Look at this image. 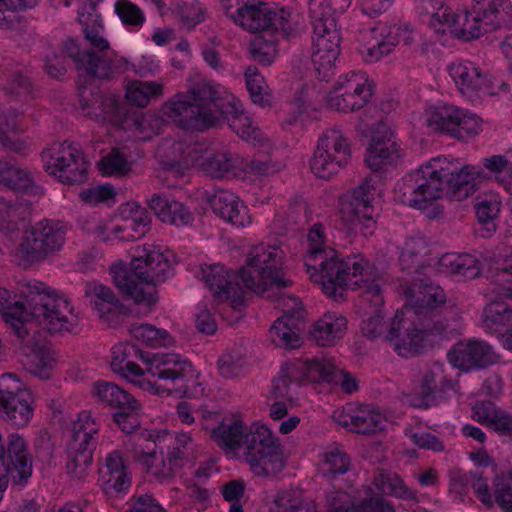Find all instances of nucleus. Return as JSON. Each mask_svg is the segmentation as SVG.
Segmentation results:
<instances>
[{
    "label": "nucleus",
    "instance_id": "obj_22",
    "mask_svg": "<svg viewBox=\"0 0 512 512\" xmlns=\"http://www.w3.org/2000/svg\"><path fill=\"white\" fill-rule=\"evenodd\" d=\"M32 324L39 326L31 317L22 320L18 325L24 328L20 340L21 353L30 359V372L41 379H48L55 363V353L43 344L37 332L30 333Z\"/></svg>",
    "mask_w": 512,
    "mask_h": 512
},
{
    "label": "nucleus",
    "instance_id": "obj_25",
    "mask_svg": "<svg viewBox=\"0 0 512 512\" xmlns=\"http://www.w3.org/2000/svg\"><path fill=\"white\" fill-rule=\"evenodd\" d=\"M399 158L398 148L393 140V132L386 123L380 121L372 128L369 147L365 155L368 167L376 172Z\"/></svg>",
    "mask_w": 512,
    "mask_h": 512
},
{
    "label": "nucleus",
    "instance_id": "obj_13",
    "mask_svg": "<svg viewBox=\"0 0 512 512\" xmlns=\"http://www.w3.org/2000/svg\"><path fill=\"white\" fill-rule=\"evenodd\" d=\"M64 241V230L57 223L44 220L25 232L17 248V255L24 266L31 265L59 251Z\"/></svg>",
    "mask_w": 512,
    "mask_h": 512
},
{
    "label": "nucleus",
    "instance_id": "obj_62",
    "mask_svg": "<svg viewBox=\"0 0 512 512\" xmlns=\"http://www.w3.org/2000/svg\"><path fill=\"white\" fill-rule=\"evenodd\" d=\"M115 10L124 24L138 26L144 22L145 18L139 7L128 0H119Z\"/></svg>",
    "mask_w": 512,
    "mask_h": 512
},
{
    "label": "nucleus",
    "instance_id": "obj_48",
    "mask_svg": "<svg viewBox=\"0 0 512 512\" xmlns=\"http://www.w3.org/2000/svg\"><path fill=\"white\" fill-rule=\"evenodd\" d=\"M374 484L378 490L387 495H395L403 499H412L415 496L396 473L388 470L377 469L374 474Z\"/></svg>",
    "mask_w": 512,
    "mask_h": 512
},
{
    "label": "nucleus",
    "instance_id": "obj_61",
    "mask_svg": "<svg viewBox=\"0 0 512 512\" xmlns=\"http://www.w3.org/2000/svg\"><path fill=\"white\" fill-rule=\"evenodd\" d=\"M167 214H164L163 222L177 227L192 223L194 217L190 210L181 202L172 200L169 202Z\"/></svg>",
    "mask_w": 512,
    "mask_h": 512
},
{
    "label": "nucleus",
    "instance_id": "obj_58",
    "mask_svg": "<svg viewBox=\"0 0 512 512\" xmlns=\"http://www.w3.org/2000/svg\"><path fill=\"white\" fill-rule=\"evenodd\" d=\"M174 13L179 17L182 25L188 30L193 29L203 21V9L198 2H183L178 4Z\"/></svg>",
    "mask_w": 512,
    "mask_h": 512
},
{
    "label": "nucleus",
    "instance_id": "obj_14",
    "mask_svg": "<svg viewBox=\"0 0 512 512\" xmlns=\"http://www.w3.org/2000/svg\"><path fill=\"white\" fill-rule=\"evenodd\" d=\"M263 297L274 298L283 311V315L271 327V334L278 338L277 340L273 338V342L288 349L300 347L302 343L300 333L305 326V310L300 300L281 293V290L269 291Z\"/></svg>",
    "mask_w": 512,
    "mask_h": 512
},
{
    "label": "nucleus",
    "instance_id": "obj_33",
    "mask_svg": "<svg viewBox=\"0 0 512 512\" xmlns=\"http://www.w3.org/2000/svg\"><path fill=\"white\" fill-rule=\"evenodd\" d=\"M443 377L441 366L426 369L410 395L409 401L411 405L422 409H428L436 405V395L439 391L438 384L442 381Z\"/></svg>",
    "mask_w": 512,
    "mask_h": 512
},
{
    "label": "nucleus",
    "instance_id": "obj_19",
    "mask_svg": "<svg viewBox=\"0 0 512 512\" xmlns=\"http://www.w3.org/2000/svg\"><path fill=\"white\" fill-rule=\"evenodd\" d=\"M373 92L367 79L361 73L351 72L341 76L333 91L328 94V104L331 108L352 112L363 108L372 98Z\"/></svg>",
    "mask_w": 512,
    "mask_h": 512
},
{
    "label": "nucleus",
    "instance_id": "obj_16",
    "mask_svg": "<svg viewBox=\"0 0 512 512\" xmlns=\"http://www.w3.org/2000/svg\"><path fill=\"white\" fill-rule=\"evenodd\" d=\"M83 24L85 39L89 47L85 48V63L89 67V75L94 78L105 79L112 73L121 70L125 61L123 58H116L115 53L110 48L109 42L101 34L99 25H89L80 19Z\"/></svg>",
    "mask_w": 512,
    "mask_h": 512
},
{
    "label": "nucleus",
    "instance_id": "obj_40",
    "mask_svg": "<svg viewBox=\"0 0 512 512\" xmlns=\"http://www.w3.org/2000/svg\"><path fill=\"white\" fill-rule=\"evenodd\" d=\"M299 363H305V364H311L310 360H295L293 362H288L284 364L281 368V372L279 376L274 379L273 385H272V395L275 399H289L291 400L292 397L289 393L290 387L289 384L292 382H302L303 380L307 379L309 381H312V374L306 370V369H299V371H294L292 368H299Z\"/></svg>",
    "mask_w": 512,
    "mask_h": 512
},
{
    "label": "nucleus",
    "instance_id": "obj_24",
    "mask_svg": "<svg viewBox=\"0 0 512 512\" xmlns=\"http://www.w3.org/2000/svg\"><path fill=\"white\" fill-rule=\"evenodd\" d=\"M447 357L454 367L465 372L486 368L499 359L492 347L482 341L457 343Z\"/></svg>",
    "mask_w": 512,
    "mask_h": 512
},
{
    "label": "nucleus",
    "instance_id": "obj_35",
    "mask_svg": "<svg viewBox=\"0 0 512 512\" xmlns=\"http://www.w3.org/2000/svg\"><path fill=\"white\" fill-rule=\"evenodd\" d=\"M85 295L95 298L92 303L99 312V317L110 324L114 322V318L117 317L123 309V305L112 289L97 281L86 284Z\"/></svg>",
    "mask_w": 512,
    "mask_h": 512
},
{
    "label": "nucleus",
    "instance_id": "obj_21",
    "mask_svg": "<svg viewBox=\"0 0 512 512\" xmlns=\"http://www.w3.org/2000/svg\"><path fill=\"white\" fill-rule=\"evenodd\" d=\"M426 125L434 131L445 132L458 139H464L465 135H476L481 130L479 117L452 106L430 111Z\"/></svg>",
    "mask_w": 512,
    "mask_h": 512
},
{
    "label": "nucleus",
    "instance_id": "obj_60",
    "mask_svg": "<svg viewBox=\"0 0 512 512\" xmlns=\"http://www.w3.org/2000/svg\"><path fill=\"white\" fill-rule=\"evenodd\" d=\"M100 167L104 174H123L130 169V163L119 149H113L100 161Z\"/></svg>",
    "mask_w": 512,
    "mask_h": 512
},
{
    "label": "nucleus",
    "instance_id": "obj_56",
    "mask_svg": "<svg viewBox=\"0 0 512 512\" xmlns=\"http://www.w3.org/2000/svg\"><path fill=\"white\" fill-rule=\"evenodd\" d=\"M361 302L362 304H368L371 308L374 309L373 314L362 321V334L370 340H374L379 337H383L385 339V335L387 333L388 328L383 320L382 313L378 309L380 305L374 306L370 302L364 301L363 299H361ZM382 305L383 303L381 304V306Z\"/></svg>",
    "mask_w": 512,
    "mask_h": 512
},
{
    "label": "nucleus",
    "instance_id": "obj_39",
    "mask_svg": "<svg viewBox=\"0 0 512 512\" xmlns=\"http://www.w3.org/2000/svg\"><path fill=\"white\" fill-rule=\"evenodd\" d=\"M346 319L336 314L327 313L313 324L311 336L319 346H331L343 336Z\"/></svg>",
    "mask_w": 512,
    "mask_h": 512
},
{
    "label": "nucleus",
    "instance_id": "obj_37",
    "mask_svg": "<svg viewBox=\"0 0 512 512\" xmlns=\"http://www.w3.org/2000/svg\"><path fill=\"white\" fill-rule=\"evenodd\" d=\"M103 490L106 494L119 493L128 489L131 478L121 454L118 451L109 453L105 459V467L101 470Z\"/></svg>",
    "mask_w": 512,
    "mask_h": 512
},
{
    "label": "nucleus",
    "instance_id": "obj_29",
    "mask_svg": "<svg viewBox=\"0 0 512 512\" xmlns=\"http://www.w3.org/2000/svg\"><path fill=\"white\" fill-rule=\"evenodd\" d=\"M120 223L113 228L114 235L123 241L137 240L143 237L150 224L147 210L137 203H125L119 210Z\"/></svg>",
    "mask_w": 512,
    "mask_h": 512
},
{
    "label": "nucleus",
    "instance_id": "obj_43",
    "mask_svg": "<svg viewBox=\"0 0 512 512\" xmlns=\"http://www.w3.org/2000/svg\"><path fill=\"white\" fill-rule=\"evenodd\" d=\"M27 204L21 201L6 200L0 196V232L11 236L19 229V222L26 219Z\"/></svg>",
    "mask_w": 512,
    "mask_h": 512
},
{
    "label": "nucleus",
    "instance_id": "obj_27",
    "mask_svg": "<svg viewBox=\"0 0 512 512\" xmlns=\"http://www.w3.org/2000/svg\"><path fill=\"white\" fill-rule=\"evenodd\" d=\"M213 111L217 114V120L220 116L225 118L230 127L243 139L261 142L260 131L252 125L251 119L241 110L240 102L226 90L223 95L216 101Z\"/></svg>",
    "mask_w": 512,
    "mask_h": 512
},
{
    "label": "nucleus",
    "instance_id": "obj_31",
    "mask_svg": "<svg viewBox=\"0 0 512 512\" xmlns=\"http://www.w3.org/2000/svg\"><path fill=\"white\" fill-rule=\"evenodd\" d=\"M448 72L464 95H474L491 85L488 73L470 61L451 63Z\"/></svg>",
    "mask_w": 512,
    "mask_h": 512
},
{
    "label": "nucleus",
    "instance_id": "obj_11",
    "mask_svg": "<svg viewBox=\"0 0 512 512\" xmlns=\"http://www.w3.org/2000/svg\"><path fill=\"white\" fill-rule=\"evenodd\" d=\"M350 158L347 136L340 128L333 127L320 136L310 167L318 178L330 179L347 165Z\"/></svg>",
    "mask_w": 512,
    "mask_h": 512
},
{
    "label": "nucleus",
    "instance_id": "obj_18",
    "mask_svg": "<svg viewBox=\"0 0 512 512\" xmlns=\"http://www.w3.org/2000/svg\"><path fill=\"white\" fill-rule=\"evenodd\" d=\"M42 160L46 171L57 177L62 183L73 185L86 180L88 163L71 145H61L44 150Z\"/></svg>",
    "mask_w": 512,
    "mask_h": 512
},
{
    "label": "nucleus",
    "instance_id": "obj_17",
    "mask_svg": "<svg viewBox=\"0 0 512 512\" xmlns=\"http://www.w3.org/2000/svg\"><path fill=\"white\" fill-rule=\"evenodd\" d=\"M189 94H177L164 103L162 112L167 120L181 129L203 131L214 127L217 114L199 107Z\"/></svg>",
    "mask_w": 512,
    "mask_h": 512
},
{
    "label": "nucleus",
    "instance_id": "obj_45",
    "mask_svg": "<svg viewBox=\"0 0 512 512\" xmlns=\"http://www.w3.org/2000/svg\"><path fill=\"white\" fill-rule=\"evenodd\" d=\"M439 265L451 274L461 275L467 279L476 278L482 268L479 259L471 254H445L440 258Z\"/></svg>",
    "mask_w": 512,
    "mask_h": 512
},
{
    "label": "nucleus",
    "instance_id": "obj_64",
    "mask_svg": "<svg viewBox=\"0 0 512 512\" xmlns=\"http://www.w3.org/2000/svg\"><path fill=\"white\" fill-rule=\"evenodd\" d=\"M275 512H316L314 508L302 503L300 500L293 499L290 493H282L275 499Z\"/></svg>",
    "mask_w": 512,
    "mask_h": 512
},
{
    "label": "nucleus",
    "instance_id": "obj_55",
    "mask_svg": "<svg viewBox=\"0 0 512 512\" xmlns=\"http://www.w3.org/2000/svg\"><path fill=\"white\" fill-rule=\"evenodd\" d=\"M225 92V88L220 85H212L210 83H202L197 85L192 92L189 94L194 97L193 100L200 107L205 108L208 112L215 113L213 111L216 106V101Z\"/></svg>",
    "mask_w": 512,
    "mask_h": 512
},
{
    "label": "nucleus",
    "instance_id": "obj_54",
    "mask_svg": "<svg viewBox=\"0 0 512 512\" xmlns=\"http://www.w3.org/2000/svg\"><path fill=\"white\" fill-rule=\"evenodd\" d=\"M260 139L261 142L256 141L255 146L259 145L264 148L263 151H258L254 157L249 161L248 168L259 175H269L276 173L280 169V164L275 163L272 161L269 149L270 144L268 141L262 137V134L260 133Z\"/></svg>",
    "mask_w": 512,
    "mask_h": 512
},
{
    "label": "nucleus",
    "instance_id": "obj_42",
    "mask_svg": "<svg viewBox=\"0 0 512 512\" xmlns=\"http://www.w3.org/2000/svg\"><path fill=\"white\" fill-rule=\"evenodd\" d=\"M0 417L14 428L25 427L33 417L31 395L0 402Z\"/></svg>",
    "mask_w": 512,
    "mask_h": 512
},
{
    "label": "nucleus",
    "instance_id": "obj_53",
    "mask_svg": "<svg viewBox=\"0 0 512 512\" xmlns=\"http://www.w3.org/2000/svg\"><path fill=\"white\" fill-rule=\"evenodd\" d=\"M512 322V308L505 302L492 301L483 310L484 326L493 331Z\"/></svg>",
    "mask_w": 512,
    "mask_h": 512
},
{
    "label": "nucleus",
    "instance_id": "obj_9",
    "mask_svg": "<svg viewBox=\"0 0 512 512\" xmlns=\"http://www.w3.org/2000/svg\"><path fill=\"white\" fill-rule=\"evenodd\" d=\"M379 181V175L371 174L341 198L340 213L343 222L350 229L359 230L364 236L371 235L375 229L372 201Z\"/></svg>",
    "mask_w": 512,
    "mask_h": 512
},
{
    "label": "nucleus",
    "instance_id": "obj_51",
    "mask_svg": "<svg viewBox=\"0 0 512 512\" xmlns=\"http://www.w3.org/2000/svg\"><path fill=\"white\" fill-rule=\"evenodd\" d=\"M245 80L250 98L254 104L261 107L271 105V95L267 91L264 78L254 66H249L245 71Z\"/></svg>",
    "mask_w": 512,
    "mask_h": 512
},
{
    "label": "nucleus",
    "instance_id": "obj_32",
    "mask_svg": "<svg viewBox=\"0 0 512 512\" xmlns=\"http://www.w3.org/2000/svg\"><path fill=\"white\" fill-rule=\"evenodd\" d=\"M209 204L217 216L234 226L245 227L251 223L247 207L230 191L217 190L209 198Z\"/></svg>",
    "mask_w": 512,
    "mask_h": 512
},
{
    "label": "nucleus",
    "instance_id": "obj_3",
    "mask_svg": "<svg viewBox=\"0 0 512 512\" xmlns=\"http://www.w3.org/2000/svg\"><path fill=\"white\" fill-rule=\"evenodd\" d=\"M25 303L10 301L8 290L0 289V313L4 321L21 335L24 328L18 323L31 317L40 328L50 334L71 331L70 303L62 295L42 282L28 283L21 291Z\"/></svg>",
    "mask_w": 512,
    "mask_h": 512
},
{
    "label": "nucleus",
    "instance_id": "obj_26",
    "mask_svg": "<svg viewBox=\"0 0 512 512\" xmlns=\"http://www.w3.org/2000/svg\"><path fill=\"white\" fill-rule=\"evenodd\" d=\"M201 278L214 295L230 300L234 306L243 304L245 287L240 284L239 273L231 276L223 265H206L201 268Z\"/></svg>",
    "mask_w": 512,
    "mask_h": 512
},
{
    "label": "nucleus",
    "instance_id": "obj_46",
    "mask_svg": "<svg viewBox=\"0 0 512 512\" xmlns=\"http://www.w3.org/2000/svg\"><path fill=\"white\" fill-rule=\"evenodd\" d=\"M241 164L236 154L227 151H212L206 161L201 162V170L212 178H222Z\"/></svg>",
    "mask_w": 512,
    "mask_h": 512
},
{
    "label": "nucleus",
    "instance_id": "obj_44",
    "mask_svg": "<svg viewBox=\"0 0 512 512\" xmlns=\"http://www.w3.org/2000/svg\"><path fill=\"white\" fill-rule=\"evenodd\" d=\"M150 445L155 447L154 442H148L145 446L147 451L142 449L135 452V459L145 466L146 472L159 480H168L172 478L180 469L175 468L174 465H169L168 460L158 459L155 448H150Z\"/></svg>",
    "mask_w": 512,
    "mask_h": 512
},
{
    "label": "nucleus",
    "instance_id": "obj_5",
    "mask_svg": "<svg viewBox=\"0 0 512 512\" xmlns=\"http://www.w3.org/2000/svg\"><path fill=\"white\" fill-rule=\"evenodd\" d=\"M113 280L135 304L152 307L158 301L156 286L173 275L168 256L159 250L137 248L129 268L113 265Z\"/></svg>",
    "mask_w": 512,
    "mask_h": 512
},
{
    "label": "nucleus",
    "instance_id": "obj_8",
    "mask_svg": "<svg viewBox=\"0 0 512 512\" xmlns=\"http://www.w3.org/2000/svg\"><path fill=\"white\" fill-rule=\"evenodd\" d=\"M281 256L277 247H255L250 252L247 265L240 268L239 277L246 289L264 296L273 290H282L292 284L284 278Z\"/></svg>",
    "mask_w": 512,
    "mask_h": 512
},
{
    "label": "nucleus",
    "instance_id": "obj_38",
    "mask_svg": "<svg viewBox=\"0 0 512 512\" xmlns=\"http://www.w3.org/2000/svg\"><path fill=\"white\" fill-rule=\"evenodd\" d=\"M474 12L478 21L485 26L499 27L512 22V3L510 0H473Z\"/></svg>",
    "mask_w": 512,
    "mask_h": 512
},
{
    "label": "nucleus",
    "instance_id": "obj_41",
    "mask_svg": "<svg viewBox=\"0 0 512 512\" xmlns=\"http://www.w3.org/2000/svg\"><path fill=\"white\" fill-rule=\"evenodd\" d=\"M500 206V197L495 193H485L476 198L475 211L478 222L482 225V237H490L496 230L495 219L500 212Z\"/></svg>",
    "mask_w": 512,
    "mask_h": 512
},
{
    "label": "nucleus",
    "instance_id": "obj_28",
    "mask_svg": "<svg viewBox=\"0 0 512 512\" xmlns=\"http://www.w3.org/2000/svg\"><path fill=\"white\" fill-rule=\"evenodd\" d=\"M210 147L206 142H173L171 145L172 157L167 156L162 160L164 169L174 175H183L190 167L206 161Z\"/></svg>",
    "mask_w": 512,
    "mask_h": 512
},
{
    "label": "nucleus",
    "instance_id": "obj_6",
    "mask_svg": "<svg viewBox=\"0 0 512 512\" xmlns=\"http://www.w3.org/2000/svg\"><path fill=\"white\" fill-rule=\"evenodd\" d=\"M146 361L148 363L147 373L153 377V380L144 377L145 372L132 361H127L123 367L124 370L120 372L141 389L153 394L169 395L174 390L183 396L190 397L197 393L195 390L191 391L188 384L195 377L193 366L181 355L157 353Z\"/></svg>",
    "mask_w": 512,
    "mask_h": 512
},
{
    "label": "nucleus",
    "instance_id": "obj_52",
    "mask_svg": "<svg viewBox=\"0 0 512 512\" xmlns=\"http://www.w3.org/2000/svg\"><path fill=\"white\" fill-rule=\"evenodd\" d=\"M130 333L133 338L150 347L169 346L172 343V339L166 330L156 328L151 324L133 325L130 328Z\"/></svg>",
    "mask_w": 512,
    "mask_h": 512
},
{
    "label": "nucleus",
    "instance_id": "obj_1",
    "mask_svg": "<svg viewBox=\"0 0 512 512\" xmlns=\"http://www.w3.org/2000/svg\"><path fill=\"white\" fill-rule=\"evenodd\" d=\"M479 175L474 167H458L436 158L406 175L395 187V198L422 210L428 219H436L442 214L437 200L445 189L451 200L462 201L475 192V178Z\"/></svg>",
    "mask_w": 512,
    "mask_h": 512
},
{
    "label": "nucleus",
    "instance_id": "obj_63",
    "mask_svg": "<svg viewBox=\"0 0 512 512\" xmlns=\"http://www.w3.org/2000/svg\"><path fill=\"white\" fill-rule=\"evenodd\" d=\"M399 264L403 271L414 277L424 276L423 270L427 267L420 263L419 254L412 248H405L399 257Z\"/></svg>",
    "mask_w": 512,
    "mask_h": 512
},
{
    "label": "nucleus",
    "instance_id": "obj_7",
    "mask_svg": "<svg viewBox=\"0 0 512 512\" xmlns=\"http://www.w3.org/2000/svg\"><path fill=\"white\" fill-rule=\"evenodd\" d=\"M445 329L442 321L419 317L413 310L403 308L391 319L385 341L399 356L408 357L419 353L426 343H434Z\"/></svg>",
    "mask_w": 512,
    "mask_h": 512
},
{
    "label": "nucleus",
    "instance_id": "obj_23",
    "mask_svg": "<svg viewBox=\"0 0 512 512\" xmlns=\"http://www.w3.org/2000/svg\"><path fill=\"white\" fill-rule=\"evenodd\" d=\"M404 294L410 299L403 308L413 310L419 317H431L436 320L434 309L446 302L443 289L434 285L424 276L414 277L403 286Z\"/></svg>",
    "mask_w": 512,
    "mask_h": 512
},
{
    "label": "nucleus",
    "instance_id": "obj_30",
    "mask_svg": "<svg viewBox=\"0 0 512 512\" xmlns=\"http://www.w3.org/2000/svg\"><path fill=\"white\" fill-rule=\"evenodd\" d=\"M300 370L306 369L312 374V382L325 381L340 385L342 390L352 394L358 390V381L351 373L338 369L331 360L312 359L311 364L299 363ZM299 371V368H292Z\"/></svg>",
    "mask_w": 512,
    "mask_h": 512
},
{
    "label": "nucleus",
    "instance_id": "obj_36",
    "mask_svg": "<svg viewBox=\"0 0 512 512\" xmlns=\"http://www.w3.org/2000/svg\"><path fill=\"white\" fill-rule=\"evenodd\" d=\"M0 183L23 195L35 196L41 193V188L28 170L8 161L0 160Z\"/></svg>",
    "mask_w": 512,
    "mask_h": 512
},
{
    "label": "nucleus",
    "instance_id": "obj_49",
    "mask_svg": "<svg viewBox=\"0 0 512 512\" xmlns=\"http://www.w3.org/2000/svg\"><path fill=\"white\" fill-rule=\"evenodd\" d=\"M163 85L155 81H134L126 91V98L138 107H146L151 99L161 97Z\"/></svg>",
    "mask_w": 512,
    "mask_h": 512
},
{
    "label": "nucleus",
    "instance_id": "obj_10",
    "mask_svg": "<svg viewBox=\"0 0 512 512\" xmlns=\"http://www.w3.org/2000/svg\"><path fill=\"white\" fill-rule=\"evenodd\" d=\"M98 425L88 411H82L73 424L72 436L67 446V473L74 478L83 479L92 465L93 452L98 444L95 435Z\"/></svg>",
    "mask_w": 512,
    "mask_h": 512
},
{
    "label": "nucleus",
    "instance_id": "obj_20",
    "mask_svg": "<svg viewBox=\"0 0 512 512\" xmlns=\"http://www.w3.org/2000/svg\"><path fill=\"white\" fill-rule=\"evenodd\" d=\"M476 16L474 5L471 11L461 13H456L449 7H440L431 16L430 24L438 32L443 34L449 32L462 40L478 38L482 33H487L497 28H488L489 26H485L484 21H478Z\"/></svg>",
    "mask_w": 512,
    "mask_h": 512
},
{
    "label": "nucleus",
    "instance_id": "obj_57",
    "mask_svg": "<svg viewBox=\"0 0 512 512\" xmlns=\"http://www.w3.org/2000/svg\"><path fill=\"white\" fill-rule=\"evenodd\" d=\"M30 393L25 384L14 373H5L0 376V402L11 398H22Z\"/></svg>",
    "mask_w": 512,
    "mask_h": 512
},
{
    "label": "nucleus",
    "instance_id": "obj_34",
    "mask_svg": "<svg viewBox=\"0 0 512 512\" xmlns=\"http://www.w3.org/2000/svg\"><path fill=\"white\" fill-rule=\"evenodd\" d=\"M339 421L340 425L358 434H374L384 429L386 418L370 406L362 405L352 414H347Z\"/></svg>",
    "mask_w": 512,
    "mask_h": 512
},
{
    "label": "nucleus",
    "instance_id": "obj_4",
    "mask_svg": "<svg viewBox=\"0 0 512 512\" xmlns=\"http://www.w3.org/2000/svg\"><path fill=\"white\" fill-rule=\"evenodd\" d=\"M211 437L225 449H236L244 445V460L257 477H275L285 467L278 440L264 425L253 424L247 431L240 419H224L211 429Z\"/></svg>",
    "mask_w": 512,
    "mask_h": 512
},
{
    "label": "nucleus",
    "instance_id": "obj_2",
    "mask_svg": "<svg viewBox=\"0 0 512 512\" xmlns=\"http://www.w3.org/2000/svg\"><path fill=\"white\" fill-rule=\"evenodd\" d=\"M312 262H305L307 272L316 277L323 291L334 300L343 298L345 288L358 291L359 297L374 306L384 303L380 278L374 266L362 254L339 259L335 250L313 251Z\"/></svg>",
    "mask_w": 512,
    "mask_h": 512
},
{
    "label": "nucleus",
    "instance_id": "obj_47",
    "mask_svg": "<svg viewBox=\"0 0 512 512\" xmlns=\"http://www.w3.org/2000/svg\"><path fill=\"white\" fill-rule=\"evenodd\" d=\"M377 44L367 49L366 58L368 61H378L388 55L393 47L399 42L397 34L393 35L392 27L387 23H378L371 29Z\"/></svg>",
    "mask_w": 512,
    "mask_h": 512
},
{
    "label": "nucleus",
    "instance_id": "obj_59",
    "mask_svg": "<svg viewBox=\"0 0 512 512\" xmlns=\"http://www.w3.org/2000/svg\"><path fill=\"white\" fill-rule=\"evenodd\" d=\"M3 90L8 96L20 97L31 93L32 83L25 74L16 71L8 76Z\"/></svg>",
    "mask_w": 512,
    "mask_h": 512
},
{
    "label": "nucleus",
    "instance_id": "obj_12",
    "mask_svg": "<svg viewBox=\"0 0 512 512\" xmlns=\"http://www.w3.org/2000/svg\"><path fill=\"white\" fill-rule=\"evenodd\" d=\"M314 51L312 62L318 78L329 81L334 75L335 62L340 55V33L331 15L315 17L313 22Z\"/></svg>",
    "mask_w": 512,
    "mask_h": 512
},
{
    "label": "nucleus",
    "instance_id": "obj_15",
    "mask_svg": "<svg viewBox=\"0 0 512 512\" xmlns=\"http://www.w3.org/2000/svg\"><path fill=\"white\" fill-rule=\"evenodd\" d=\"M234 23L244 29L255 33H269L282 31L288 34L289 13L284 9L273 11L260 0H247L230 15Z\"/></svg>",
    "mask_w": 512,
    "mask_h": 512
},
{
    "label": "nucleus",
    "instance_id": "obj_50",
    "mask_svg": "<svg viewBox=\"0 0 512 512\" xmlns=\"http://www.w3.org/2000/svg\"><path fill=\"white\" fill-rule=\"evenodd\" d=\"M275 32L261 33L254 37L250 45L252 58L263 66H269L277 55Z\"/></svg>",
    "mask_w": 512,
    "mask_h": 512
}]
</instances>
